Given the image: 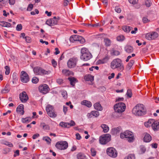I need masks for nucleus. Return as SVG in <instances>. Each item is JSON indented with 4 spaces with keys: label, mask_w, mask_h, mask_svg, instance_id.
Listing matches in <instances>:
<instances>
[{
    "label": "nucleus",
    "mask_w": 159,
    "mask_h": 159,
    "mask_svg": "<svg viewBox=\"0 0 159 159\" xmlns=\"http://www.w3.org/2000/svg\"><path fill=\"white\" fill-rule=\"evenodd\" d=\"M132 112L135 116H140L145 115L146 111L143 105L139 104L133 108Z\"/></svg>",
    "instance_id": "obj_1"
},
{
    "label": "nucleus",
    "mask_w": 159,
    "mask_h": 159,
    "mask_svg": "<svg viewBox=\"0 0 159 159\" xmlns=\"http://www.w3.org/2000/svg\"><path fill=\"white\" fill-rule=\"evenodd\" d=\"M114 109L115 112L114 115L117 117H120L121 116V113L125 111L126 106L123 102H119L115 105Z\"/></svg>",
    "instance_id": "obj_2"
},
{
    "label": "nucleus",
    "mask_w": 159,
    "mask_h": 159,
    "mask_svg": "<svg viewBox=\"0 0 159 159\" xmlns=\"http://www.w3.org/2000/svg\"><path fill=\"white\" fill-rule=\"evenodd\" d=\"M111 67L113 69H117L120 71H122L124 69L121 60L119 58L113 60L111 63Z\"/></svg>",
    "instance_id": "obj_3"
},
{
    "label": "nucleus",
    "mask_w": 159,
    "mask_h": 159,
    "mask_svg": "<svg viewBox=\"0 0 159 159\" xmlns=\"http://www.w3.org/2000/svg\"><path fill=\"white\" fill-rule=\"evenodd\" d=\"M81 54L80 58L84 61H88L92 57V55L86 48H83L81 49Z\"/></svg>",
    "instance_id": "obj_4"
},
{
    "label": "nucleus",
    "mask_w": 159,
    "mask_h": 159,
    "mask_svg": "<svg viewBox=\"0 0 159 159\" xmlns=\"http://www.w3.org/2000/svg\"><path fill=\"white\" fill-rule=\"evenodd\" d=\"M120 137L121 139L126 138L128 142L130 143L133 142L134 140L133 133L128 130H126L123 133H121Z\"/></svg>",
    "instance_id": "obj_5"
},
{
    "label": "nucleus",
    "mask_w": 159,
    "mask_h": 159,
    "mask_svg": "<svg viewBox=\"0 0 159 159\" xmlns=\"http://www.w3.org/2000/svg\"><path fill=\"white\" fill-rule=\"evenodd\" d=\"M34 73L36 75H48L50 73L51 71L46 70L39 66H36L33 69Z\"/></svg>",
    "instance_id": "obj_6"
},
{
    "label": "nucleus",
    "mask_w": 159,
    "mask_h": 159,
    "mask_svg": "<svg viewBox=\"0 0 159 159\" xmlns=\"http://www.w3.org/2000/svg\"><path fill=\"white\" fill-rule=\"evenodd\" d=\"M46 111L48 116L52 118H55L57 116L54 107L50 104L48 105L46 108Z\"/></svg>",
    "instance_id": "obj_7"
},
{
    "label": "nucleus",
    "mask_w": 159,
    "mask_h": 159,
    "mask_svg": "<svg viewBox=\"0 0 159 159\" xmlns=\"http://www.w3.org/2000/svg\"><path fill=\"white\" fill-rule=\"evenodd\" d=\"M111 136L108 134H104L99 138V142L100 143L105 144L107 143L111 140Z\"/></svg>",
    "instance_id": "obj_8"
},
{
    "label": "nucleus",
    "mask_w": 159,
    "mask_h": 159,
    "mask_svg": "<svg viewBox=\"0 0 159 159\" xmlns=\"http://www.w3.org/2000/svg\"><path fill=\"white\" fill-rule=\"evenodd\" d=\"M56 147L61 150L66 149L68 147V144L65 141H61L57 142L55 145Z\"/></svg>",
    "instance_id": "obj_9"
},
{
    "label": "nucleus",
    "mask_w": 159,
    "mask_h": 159,
    "mask_svg": "<svg viewBox=\"0 0 159 159\" xmlns=\"http://www.w3.org/2000/svg\"><path fill=\"white\" fill-rule=\"evenodd\" d=\"M107 153L110 157L116 158L117 155V152L116 149L113 147H110L107 148Z\"/></svg>",
    "instance_id": "obj_10"
},
{
    "label": "nucleus",
    "mask_w": 159,
    "mask_h": 159,
    "mask_svg": "<svg viewBox=\"0 0 159 159\" xmlns=\"http://www.w3.org/2000/svg\"><path fill=\"white\" fill-rule=\"evenodd\" d=\"M78 60L77 58L72 57L70 58L68 61L67 65L69 68L75 67L76 65Z\"/></svg>",
    "instance_id": "obj_11"
},
{
    "label": "nucleus",
    "mask_w": 159,
    "mask_h": 159,
    "mask_svg": "<svg viewBox=\"0 0 159 159\" xmlns=\"http://www.w3.org/2000/svg\"><path fill=\"white\" fill-rule=\"evenodd\" d=\"M158 34L157 32H152L147 33L145 35V38L148 40L154 39L158 37Z\"/></svg>",
    "instance_id": "obj_12"
},
{
    "label": "nucleus",
    "mask_w": 159,
    "mask_h": 159,
    "mask_svg": "<svg viewBox=\"0 0 159 159\" xmlns=\"http://www.w3.org/2000/svg\"><path fill=\"white\" fill-rule=\"evenodd\" d=\"M59 17L57 18L56 16H54L53 18L48 20L46 22V24L52 26L57 24L58 21L59 20Z\"/></svg>",
    "instance_id": "obj_13"
},
{
    "label": "nucleus",
    "mask_w": 159,
    "mask_h": 159,
    "mask_svg": "<svg viewBox=\"0 0 159 159\" xmlns=\"http://www.w3.org/2000/svg\"><path fill=\"white\" fill-rule=\"evenodd\" d=\"M20 79L22 82L26 83L29 80V77L26 72L24 71H21L20 73Z\"/></svg>",
    "instance_id": "obj_14"
},
{
    "label": "nucleus",
    "mask_w": 159,
    "mask_h": 159,
    "mask_svg": "<svg viewBox=\"0 0 159 159\" xmlns=\"http://www.w3.org/2000/svg\"><path fill=\"white\" fill-rule=\"evenodd\" d=\"M39 89L40 92L45 94L48 92L49 88L47 85L44 84L40 86L39 87Z\"/></svg>",
    "instance_id": "obj_15"
},
{
    "label": "nucleus",
    "mask_w": 159,
    "mask_h": 159,
    "mask_svg": "<svg viewBox=\"0 0 159 159\" xmlns=\"http://www.w3.org/2000/svg\"><path fill=\"white\" fill-rule=\"evenodd\" d=\"M20 98L22 102H25L29 99L25 91H23L20 94Z\"/></svg>",
    "instance_id": "obj_16"
},
{
    "label": "nucleus",
    "mask_w": 159,
    "mask_h": 159,
    "mask_svg": "<svg viewBox=\"0 0 159 159\" xmlns=\"http://www.w3.org/2000/svg\"><path fill=\"white\" fill-rule=\"evenodd\" d=\"M99 115V112L98 111H92L90 113H88L87 116L88 118H90L93 117H98Z\"/></svg>",
    "instance_id": "obj_17"
},
{
    "label": "nucleus",
    "mask_w": 159,
    "mask_h": 159,
    "mask_svg": "<svg viewBox=\"0 0 159 159\" xmlns=\"http://www.w3.org/2000/svg\"><path fill=\"white\" fill-rule=\"evenodd\" d=\"M24 106L23 105L20 104L16 108V111L18 113L23 115L24 113Z\"/></svg>",
    "instance_id": "obj_18"
},
{
    "label": "nucleus",
    "mask_w": 159,
    "mask_h": 159,
    "mask_svg": "<svg viewBox=\"0 0 159 159\" xmlns=\"http://www.w3.org/2000/svg\"><path fill=\"white\" fill-rule=\"evenodd\" d=\"M152 126L154 130H157L159 128V122L158 121H155L153 120V121L152 124Z\"/></svg>",
    "instance_id": "obj_19"
},
{
    "label": "nucleus",
    "mask_w": 159,
    "mask_h": 159,
    "mask_svg": "<svg viewBox=\"0 0 159 159\" xmlns=\"http://www.w3.org/2000/svg\"><path fill=\"white\" fill-rule=\"evenodd\" d=\"M68 79L70 82L71 85L73 86H74L75 84L78 82L77 80L74 77H69Z\"/></svg>",
    "instance_id": "obj_20"
},
{
    "label": "nucleus",
    "mask_w": 159,
    "mask_h": 159,
    "mask_svg": "<svg viewBox=\"0 0 159 159\" xmlns=\"http://www.w3.org/2000/svg\"><path fill=\"white\" fill-rule=\"evenodd\" d=\"M121 128L119 126L118 127L112 128L111 131V133L112 135H115L118 133H119Z\"/></svg>",
    "instance_id": "obj_21"
},
{
    "label": "nucleus",
    "mask_w": 159,
    "mask_h": 159,
    "mask_svg": "<svg viewBox=\"0 0 159 159\" xmlns=\"http://www.w3.org/2000/svg\"><path fill=\"white\" fill-rule=\"evenodd\" d=\"M152 137L151 135L147 133H145L144 136L143 138V140L145 142H148L151 141Z\"/></svg>",
    "instance_id": "obj_22"
},
{
    "label": "nucleus",
    "mask_w": 159,
    "mask_h": 159,
    "mask_svg": "<svg viewBox=\"0 0 159 159\" xmlns=\"http://www.w3.org/2000/svg\"><path fill=\"white\" fill-rule=\"evenodd\" d=\"M10 90V86L7 84L4 88L2 89L1 92L2 94L6 93L9 92Z\"/></svg>",
    "instance_id": "obj_23"
},
{
    "label": "nucleus",
    "mask_w": 159,
    "mask_h": 159,
    "mask_svg": "<svg viewBox=\"0 0 159 159\" xmlns=\"http://www.w3.org/2000/svg\"><path fill=\"white\" fill-rule=\"evenodd\" d=\"M93 106L95 109L99 111H101L102 110V107L99 102H97L95 103Z\"/></svg>",
    "instance_id": "obj_24"
},
{
    "label": "nucleus",
    "mask_w": 159,
    "mask_h": 159,
    "mask_svg": "<svg viewBox=\"0 0 159 159\" xmlns=\"http://www.w3.org/2000/svg\"><path fill=\"white\" fill-rule=\"evenodd\" d=\"M125 50L127 53H131L133 52V48L130 45H127L125 47Z\"/></svg>",
    "instance_id": "obj_25"
},
{
    "label": "nucleus",
    "mask_w": 159,
    "mask_h": 159,
    "mask_svg": "<svg viewBox=\"0 0 159 159\" xmlns=\"http://www.w3.org/2000/svg\"><path fill=\"white\" fill-rule=\"evenodd\" d=\"M82 38L78 35H75L74 36H71L70 38V40L71 42H73L75 41L79 40Z\"/></svg>",
    "instance_id": "obj_26"
},
{
    "label": "nucleus",
    "mask_w": 159,
    "mask_h": 159,
    "mask_svg": "<svg viewBox=\"0 0 159 159\" xmlns=\"http://www.w3.org/2000/svg\"><path fill=\"white\" fill-rule=\"evenodd\" d=\"M101 127L103 129V131L105 133H107L109 130V127L106 124H102L101 125Z\"/></svg>",
    "instance_id": "obj_27"
},
{
    "label": "nucleus",
    "mask_w": 159,
    "mask_h": 159,
    "mask_svg": "<svg viewBox=\"0 0 159 159\" xmlns=\"http://www.w3.org/2000/svg\"><path fill=\"white\" fill-rule=\"evenodd\" d=\"M63 75L66 76H68L73 74L72 71L66 69H64L62 70Z\"/></svg>",
    "instance_id": "obj_28"
},
{
    "label": "nucleus",
    "mask_w": 159,
    "mask_h": 159,
    "mask_svg": "<svg viewBox=\"0 0 159 159\" xmlns=\"http://www.w3.org/2000/svg\"><path fill=\"white\" fill-rule=\"evenodd\" d=\"M81 104L85 105L89 107H90L92 106V104L90 102L85 100L82 101L81 102Z\"/></svg>",
    "instance_id": "obj_29"
},
{
    "label": "nucleus",
    "mask_w": 159,
    "mask_h": 159,
    "mask_svg": "<svg viewBox=\"0 0 159 159\" xmlns=\"http://www.w3.org/2000/svg\"><path fill=\"white\" fill-rule=\"evenodd\" d=\"M77 159H87L86 156L83 153L80 152L77 155Z\"/></svg>",
    "instance_id": "obj_30"
},
{
    "label": "nucleus",
    "mask_w": 159,
    "mask_h": 159,
    "mask_svg": "<svg viewBox=\"0 0 159 159\" xmlns=\"http://www.w3.org/2000/svg\"><path fill=\"white\" fill-rule=\"evenodd\" d=\"M122 29L125 32L129 33L133 28L132 27L125 25L123 27Z\"/></svg>",
    "instance_id": "obj_31"
},
{
    "label": "nucleus",
    "mask_w": 159,
    "mask_h": 159,
    "mask_svg": "<svg viewBox=\"0 0 159 159\" xmlns=\"http://www.w3.org/2000/svg\"><path fill=\"white\" fill-rule=\"evenodd\" d=\"M104 41L105 43V45L106 46L108 47L111 45V41L108 38H104Z\"/></svg>",
    "instance_id": "obj_32"
},
{
    "label": "nucleus",
    "mask_w": 159,
    "mask_h": 159,
    "mask_svg": "<svg viewBox=\"0 0 159 159\" xmlns=\"http://www.w3.org/2000/svg\"><path fill=\"white\" fill-rule=\"evenodd\" d=\"M84 79L86 81H93L94 80L93 77L89 74L85 76Z\"/></svg>",
    "instance_id": "obj_33"
},
{
    "label": "nucleus",
    "mask_w": 159,
    "mask_h": 159,
    "mask_svg": "<svg viewBox=\"0 0 159 159\" xmlns=\"http://www.w3.org/2000/svg\"><path fill=\"white\" fill-rule=\"evenodd\" d=\"M0 25L3 27H10L11 26V24L9 23L4 21L0 22Z\"/></svg>",
    "instance_id": "obj_34"
},
{
    "label": "nucleus",
    "mask_w": 159,
    "mask_h": 159,
    "mask_svg": "<svg viewBox=\"0 0 159 159\" xmlns=\"http://www.w3.org/2000/svg\"><path fill=\"white\" fill-rule=\"evenodd\" d=\"M134 62V60H131L130 62L128 63V65L126 66V69L127 70H129L133 65Z\"/></svg>",
    "instance_id": "obj_35"
},
{
    "label": "nucleus",
    "mask_w": 159,
    "mask_h": 159,
    "mask_svg": "<svg viewBox=\"0 0 159 159\" xmlns=\"http://www.w3.org/2000/svg\"><path fill=\"white\" fill-rule=\"evenodd\" d=\"M32 120V118L31 117H27L25 118H22L21 119V121L23 123H29Z\"/></svg>",
    "instance_id": "obj_36"
},
{
    "label": "nucleus",
    "mask_w": 159,
    "mask_h": 159,
    "mask_svg": "<svg viewBox=\"0 0 159 159\" xmlns=\"http://www.w3.org/2000/svg\"><path fill=\"white\" fill-rule=\"evenodd\" d=\"M153 121V119H150L148 121L145 122L144 125L147 127H150L152 125V122Z\"/></svg>",
    "instance_id": "obj_37"
},
{
    "label": "nucleus",
    "mask_w": 159,
    "mask_h": 159,
    "mask_svg": "<svg viewBox=\"0 0 159 159\" xmlns=\"http://www.w3.org/2000/svg\"><path fill=\"white\" fill-rule=\"evenodd\" d=\"M109 59V57L107 55H106L105 57L102 60H100V63L104 64L106 63Z\"/></svg>",
    "instance_id": "obj_38"
},
{
    "label": "nucleus",
    "mask_w": 159,
    "mask_h": 159,
    "mask_svg": "<svg viewBox=\"0 0 159 159\" xmlns=\"http://www.w3.org/2000/svg\"><path fill=\"white\" fill-rule=\"evenodd\" d=\"M111 54L112 56H117L120 54V52L118 51L113 49L111 51Z\"/></svg>",
    "instance_id": "obj_39"
},
{
    "label": "nucleus",
    "mask_w": 159,
    "mask_h": 159,
    "mask_svg": "<svg viewBox=\"0 0 159 159\" xmlns=\"http://www.w3.org/2000/svg\"><path fill=\"white\" fill-rule=\"evenodd\" d=\"M40 126L42 127L44 130H48L49 129V127L48 125H46L44 123H41L40 124Z\"/></svg>",
    "instance_id": "obj_40"
},
{
    "label": "nucleus",
    "mask_w": 159,
    "mask_h": 159,
    "mask_svg": "<svg viewBox=\"0 0 159 159\" xmlns=\"http://www.w3.org/2000/svg\"><path fill=\"white\" fill-rule=\"evenodd\" d=\"M67 128H69L71 126H74L75 125V123L73 120H71L69 123L67 122Z\"/></svg>",
    "instance_id": "obj_41"
},
{
    "label": "nucleus",
    "mask_w": 159,
    "mask_h": 159,
    "mask_svg": "<svg viewBox=\"0 0 159 159\" xmlns=\"http://www.w3.org/2000/svg\"><path fill=\"white\" fill-rule=\"evenodd\" d=\"M125 159H135V157L134 154H129L126 157Z\"/></svg>",
    "instance_id": "obj_42"
},
{
    "label": "nucleus",
    "mask_w": 159,
    "mask_h": 159,
    "mask_svg": "<svg viewBox=\"0 0 159 159\" xmlns=\"http://www.w3.org/2000/svg\"><path fill=\"white\" fill-rule=\"evenodd\" d=\"M140 153L142 154L144 153L146 151V148L143 146H141L140 147Z\"/></svg>",
    "instance_id": "obj_43"
},
{
    "label": "nucleus",
    "mask_w": 159,
    "mask_h": 159,
    "mask_svg": "<svg viewBox=\"0 0 159 159\" xmlns=\"http://www.w3.org/2000/svg\"><path fill=\"white\" fill-rule=\"evenodd\" d=\"M152 4V2L150 0H146L145 1V5L147 7H149Z\"/></svg>",
    "instance_id": "obj_44"
},
{
    "label": "nucleus",
    "mask_w": 159,
    "mask_h": 159,
    "mask_svg": "<svg viewBox=\"0 0 159 159\" xmlns=\"http://www.w3.org/2000/svg\"><path fill=\"white\" fill-rule=\"evenodd\" d=\"M5 68L6 70L5 73L6 75H8L10 72V68L9 66H6L5 67Z\"/></svg>",
    "instance_id": "obj_45"
},
{
    "label": "nucleus",
    "mask_w": 159,
    "mask_h": 159,
    "mask_svg": "<svg viewBox=\"0 0 159 159\" xmlns=\"http://www.w3.org/2000/svg\"><path fill=\"white\" fill-rule=\"evenodd\" d=\"M104 23L103 24H102V25L100 24L99 23H97L96 24H92V25H91L90 24H89L88 25V26H91L92 27H98V26L100 27V26H101L103 25V24H104Z\"/></svg>",
    "instance_id": "obj_46"
},
{
    "label": "nucleus",
    "mask_w": 159,
    "mask_h": 159,
    "mask_svg": "<svg viewBox=\"0 0 159 159\" xmlns=\"http://www.w3.org/2000/svg\"><path fill=\"white\" fill-rule=\"evenodd\" d=\"M126 94L129 98H131L132 95V91L130 89H128L127 90Z\"/></svg>",
    "instance_id": "obj_47"
},
{
    "label": "nucleus",
    "mask_w": 159,
    "mask_h": 159,
    "mask_svg": "<svg viewBox=\"0 0 159 159\" xmlns=\"http://www.w3.org/2000/svg\"><path fill=\"white\" fill-rule=\"evenodd\" d=\"M43 140H45L48 143H50L51 141V139L48 137H45L43 138Z\"/></svg>",
    "instance_id": "obj_48"
},
{
    "label": "nucleus",
    "mask_w": 159,
    "mask_h": 159,
    "mask_svg": "<svg viewBox=\"0 0 159 159\" xmlns=\"http://www.w3.org/2000/svg\"><path fill=\"white\" fill-rule=\"evenodd\" d=\"M59 125L62 127L67 128V122H61L60 123Z\"/></svg>",
    "instance_id": "obj_49"
},
{
    "label": "nucleus",
    "mask_w": 159,
    "mask_h": 159,
    "mask_svg": "<svg viewBox=\"0 0 159 159\" xmlns=\"http://www.w3.org/2000/svg\"><path fill=\"white\" fill-rule=\"evenodd\" d=\"M125 39V37L123 35H120L117 37V39L118 41H122Z\"/></svg>",
    "instance_id": "obj_50"
},
{
    "label": "nucleus",
    "mask_w": 159,
    "mask_h": 159,
    "mask_svg": "<svg viewBox=\"0 0 159 159\" xmlns=\"http://www.w3.org/2000/svg\"><path fill=\"white\" fill-rule=\"evenodd\" d=\"M32 81L33 83H37L39 81V79L36 77H34L32 78Z\"/></svg>",
    "instance_id": "obj_51"
},
{
    "label": "nucleus",
    "mask_w": 159,
    "mask_h": 159,
    "mask_svg": "<svg viewBox=\"0 0 159 159\" xmlns=\"http://www.w3.org/2000/svg\"><path fill=\"white\" fill-rule=\"evenodd\" d=\"M4 144L10 147H12L13 146V144L12 143L7 141H5L4 142Z\"/></svg>",
    "instance_id": "obj_52"
},
{
    "label": "nucleus",
    "mask_w": 159,
    "mask_h": 159,
    "mask_svg": "<svg viewBox=\"0 0 159 159\" xmlns=\"http://www.w3.org/2000/svg\"><path fill=\"white\" fill-rule=\"evenodd\" d=\"M16 30L17 31H20L22 29V25L21 24L18 25L16 28Z\"/></svg>",
    "instance_id": "obj_53"
},
{
    "label": "nucleus",
    "mask_w": 159,
    "mask_h": 159,
    "mask_svg": "<svg viewBox=\"0 0 159 159\" xmlns=\"http://www.w3.org/2000/svg\"><path fill=\"white\" fill-rule=\"evenodd\" d=\"M90 150L92 156H95L96 155V152L95 149L93 148H91Z\"/></svg>",
    "instance_id": "obj_54"
},
{
    "label": "nucleus",
    "mask_w": 159,
    "mask_h": 159,
    "mask_svg": "<svg viewBox=\"0 0 159 159\" xmlns=\"http://www.w3.org/2000/svg\"><path fill=\"white\" fill-rule=\"evenodd\" d=\"M115 11L116 12L118 13H120L121 12V10L120 8L119 7H116L115 8Z\"/></svg>",
    "instance_id": "obj_55"
},
{
    "label": "nucleus",
    "mask_w": 159,
    "mask_h": 159,
    "mask_svg": "<svg viewBox=\"0 0 159 159\" xmlns=\"http://www.w3.org/2000/svg\"><path fill=\"white\" fill-rule=\"evenodd\" d=\"M33 6L32 4H30L27 8V10L28 11H30L33 9Z\"/></svg>",
    "instance_id": "obj_56"
},
{
    "label": "nucleus",
    "mask_w": 159,
    "mask_h": 159,
    "mask_svg": "<svg viewBox=\"0 0 159 159\" xmlns=\"http://www.w3.org/2000/svg\"><path fill=\"white\" fill-rule=\"evenodd\" d=\"M25 40L27 43H29L31 42V39L30 38L29 36H26L25 38Z\"/></svg>",
    "instance_id": "obj_57"
},
{
    "label": "nucleus",
    "mask_w": 159,
    "mask_h": 159,
    "mask_svg": "<svg viewBox=\"0 0 159 159\" xmlns=\"http://www.w3.org/2000/svg\"><path fill=\"white\" fill-rule=\"evenodd\" d=\"M129 2L130 3L133 4H135L137 3V0H129Z\"/></svg>",
    "instance_id": "obj_58"
},
{
    "label": "nucleus",
    "mask_w": 159,
    "mask_h": 159,
    "mask_svg": "<svg viewBox=\"0 0 159 159\" xmlns=\"http://www.w3.org/2000/svg\"><path fill=\"white\" fill-rule=\"evenodd\" d=\"M143 21L144 23H146L148 22H149L150 21V20H149L147 18L144 17H143Z\"/></svg>",
    "instance_id": "obj_59"
},
{
    "label": "nucleus",
    "mask_w": 159,
    "mask_h": 159,
    "mask_svg": "<svg viewBox=\"0 0 159 159\" xmlns=\"http://www.w3.org/2000/svg\"><path fill=\"white\" fill-rule=\"evenodd\" d=\"M57 82L58 84H61L63 83V80L61 79H58L57 80Z\"/></svg>",
    "instance_id": "obj_60"
},
{
    "label": "nucleus",
    "mask_w": 159,
    "mask_h": 159,
    "mask_svg": "<svg viewBox=\"0 0 159 159\" xmlns=\"http://www.w3.org/2000/svg\"><path fill=\"white\" fill-rule=\"evenodd\" d=\"M76 139L77 140H80L81 138V137L80 134L78 133L75 134Z\"/></svg>",
    "instance_id": "obj_61"
},
{
    "label": "nucleus",
    "mask_w": 159,
    "mask_h": 159,
    "mask_svg": "<svg viewBox=\"0 0 159 159\" xmlns=\"http://www.w3.org/2000/svg\"><path fill=\"white\" fill-rule=\"evenodd\" d=\"M52 64L54 67H56L57 66V62L54 59H52Z\"/></svg>",
    "instance_id": "obj_62"
},
{
    "label": "nucleus",
    "mask_w": 159,
    "mask_h": 159,
    "mask_svg": "<svg viewBox=\"0 0 159 159\" xmlns=\"http://www.w3.org/2000/svg\"><path fill=\"white\" fill-rule=\"evenodd\" d=\"M68 110L67 107L65 106H63V111L65 115L66 114V112Z\"/></svg>",
    "instance_id": "obj_63"
},
{
    "label": "nucleus",
    "mask_w": 159,
    "mask_h": 159,
    "mask_svg": "<svg viewBox=\"0 0 159 159\" xmlns=\"http://www.w3.org/2000/svg\"><path fill=\"white\" fill-rule=\"evenodd\" d=\"M62 95L63 97L65 98H67V93L66 92H63L62 93Z\"/></svg>",
    "instance_id": "obj_64"
}]
</instances>
